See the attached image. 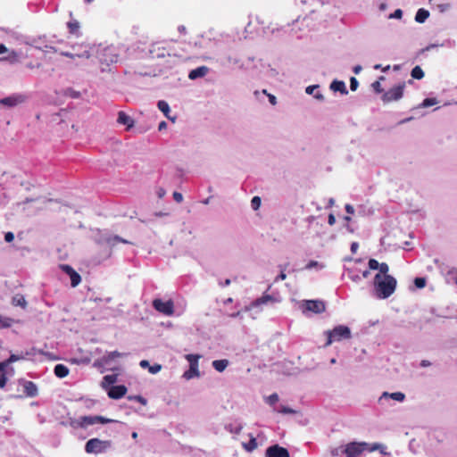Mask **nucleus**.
I'll return each instance as SVG.
<instances>
[{"mask_svg": "<svg viewBox=\"0 0 457 457\" xmlns=\"http://www.w3.org/2000/svg\"><path fill=\"white\" fill-rule=\"evenodd\" d=\"M397 281L392 276H375L373 280V295L378 299H386L396 288Z\"/></svg>", "mask_w": 457, "mask_h": 457, "instance_id": "nucleus-1", "label": "nucleus"}, {"mask_svg": "<svg viewBox=\"0 0 457 457\" xmlns=\"http://www.w3.org/2000/svg\"><path fill=\"white\" fill-rule=\"evenodd\" d=\"M112 445L111 440L91 438L85 445V451L90 454H100L107 452Z\"/></svg>", "mask_w": 457, "mask_h": 457, "instance_id": "nucleus-2", "label": "nucleus"}, {"mask_svg": "<svg viewBox=\"0 0 457 457\" xmlns=\"http://www.w3.org/2000/svg\"><path fill=\"white\" fill-rule=\"evenodd\" d=\"M328 337L326 345H330L333 342H338L343 339L351 338V330L347 326L339 325L335 327L332 330L326 331Z\"/></svg>", "mask_w": 457, "mask_h": 457, "instance_id": "nucleus-3", "label": "nucleus"}, {"mask_svg": "<svg viewBox=\"0 0 457 457\" xmlns=\"http://www.w3.org/2000/svg\"><path fill=\"white\" fill-rule=\"evenodd\" d=\"M201 358V355L199 354H187L186 359L189 362V369L187 370L183 377L189 380L195 378H200L201 373L198 369V361Z\"/></svg>", "mask_w": 457, "mask_h": 457, "instance_id": "nucleus-4", "label": "nucleus"}, {"mask_svg": "<svg viewBox=\"0 0 457 457\" xmlns=\"http://www.w3.org/2000/svg\"><path fill=\"white\" fill-rule=\"evenodd\" d=\"M299 307L303 314L308 312L318 314L325 311V303L320 300H304L300 302Z\"/></svg>", "mask_w": 457, "mask_h": 457, "instance_id": "nucleus-5", "label": "nucleus"}, {"mask_svg": "<svg viewBox=\"0 0 457 457\" xmlns=\"http://www.w3.org/2000/svg\"><path fill=\"white\" fill-rule=\"evenodd\" d=\"M368 446L369 444L365 442H352L344 446V453L346 457H358Z\"/></svg>", "mask_w": 457, "mask_h": 457, "instance_id": "nucleus-6", "label": "nucleus"}, {"mask_svg": "<svg viewBox=\"0 0 457 457\" xmlns=\"http://www.w3.org/2000/svg\"><path fill=\"white\" fill-rule=\"evenodd\" d=\"M0 62L13 65L20 62V55L16 51L7 48L4 44H0Z\"/></svg>", "mask_w": 457, "mask_h": 457, "instance_id": "nucleus-7", "label": "nucleus"}, {"mask_svg": "<svg viewBox=\"0 0 457 457\" xmlns=\"http://www.w3.org/2000/svg\"><path fill=\"white\" fill-rule=\"evenodd\" d=\"M98 58L101 62L110 64L118 62V53L115 47L107 46L98 51Z\"/></svg>", "mask_w": 457, "mask_h": 457, "instance_id": "nucleus-8", "label": "nucleus"}, {"mask_svg": "<svg viewBox=\"0 0 457 457\" xmlns=\"http://www.w3.org/2000/svg\"><path fill=\"white\" fill-rule=\"evenodd\" d=\"M404 86V83H402L386 91L382 96L383 102L389 103L392 101H397L401 99L403 94Z\"/></svg>", "mask_w": 457, "mask_h": 457, "instance_id": "nucleus-9", "label": "nucleus"}, {"mask_svg": "<svg viewBox=\"0 0 457 457\" xmlns=\"http://www.w3.org/2000/svg\"><path fill=\"white\" fill-rule=\"evenodd\" d=\"M26 101V96L21 94H15L10 96L0 99V105L7 108H12Z\"/></svg>", "mask_w": 457, "mask_h": 457, "instance_id": "nucleus-10", "label": "nucleus"}, {"mask_svg": "<svg viewBox=\"0 0 457 457\" xmlns=\"http://www.w3.org/2000/svg\"><path fill=\"white\" fill-rule=\"evenodd\" d=\"M81 420H82V423H83V428H86L95 425L96 423L106 424V423H111V422L115 421L113 420L107 419V418H104L103 416H98V415L81 416Z\"/></svg>", "mask_w": 457, "mask_h": 457, "instance_id": "nucleus-11", "label": "nucleus"}, {"mask_svg": "<svg viewBox=\"0 0 457 457\" xmlns=\"http://www.w3.org/2000/svg\"><path fill=\"white\" fill-rule=\"evenodd\" d=\"M126 355L125 353H120L118 351H113L106 353L104 356H103L101 359L95 361L96 367H102V366H107L109 365L114 359L122 357Z\"/></svg>", "mask_w": 457, "mask_h": 457, "instance_id": "nucleus-12", "label": "nucleus"}, {"mask_svg": "<svg viewBox=\"0 0 457 457\" xmlns=\"http://www.w3.org/2000/svg\"><path fill=\"white\" fill-rule=\"evenodd\" d=\"M266 457H289V453L286 448L275 445L266 450Z\"/></svg>", "mask_w": 457, "mask_h": 457, "instance_id": "nucleus-13", "label": "nucleus"}, {"mask_svg": "<svg viewBox=\"0 0 457 457\" xmlns=\"http://www.w3.org/2000/svg\"><path fill=\"white\" fill-rule=\"evenodd\" d=\"M60 268L62 269V271H64L67 275L70 276L71 284L73 287H77L80 283L81 278L79 274L72 269V267L67 264H62Z\"/></svg>", "mask_w": 457, "mask_h": 457, "instance_id": "nucleus-14", "label": "nucleus"}, {"mask_svg": "<svg viewBox=\"0 0 457 457\" xmlns=\"http://www.w3.org/2000/svg\"><path fill=\"white\" fill-rule=\"evenodd\" d=\"M153 304H154V307L160 312H162L166 315H170L171 314V302L170 301H168V302H162V300L160 299H155L154 302H153Z\"/></svg>", "mask_w": 457, "mask_h": 457, "instance_id": "nucleus-15", "label": "nucleus"}, {"mask_svg": "<svg viewBox=\"0 0 457 457\" xmlns=\"http://www.w3.org/2000/svg\"><path fill=\"white\" fill-rule=\"evenodd\" d=\"M280 300L278 298H276L270 295H264L261 298L255 300L250 306L245 307L246 311H250L253 307H257L261 304H266L270 302H279Z\"/></svg>", "mask_w": 457, "mask_h": 457, "instance_id": "nucleus-16", "label": "nucleus"}, {"mask_svg": "<svg viewBox=\"0 0 457 457\" xmlns=\"http://www.w3.org/2000/svg\"><path fill=\"white\" fill-rule=\"evenodd\" d=\"M127 393V387L125 386H112L109 391L108 395L112 399H120Z\"/></svg>", "mask_w": 457, "mask_h": 457, "instance_id": "nucleus-17", "label": "nucleus"}, {"mask_svg": "<svg viewBox=\"0 0 457 457\" xmlns=\"http://www.w3.org/2000/svg\"><path fill=\"white\" fill-rule=\"evenodd\" d=\"M208 72L209 68L207 66H200L196 69L192 70L188 74V78L191 80H195L196 79L205 77L208 74Z\"/></svg>", "mask_w": 457, "mask_h": 457, "instance_id": "nucleus-18", "label": "nucleus"}, {"mask_svg": "<svg viewBox=\"0 0 457 457\" xmlns=\"http://www.w3.org/2000/svg\"><path fill=\"white\" fill-rule=\"evenodd\" d=\"M320 88L319 85H312L308 86L305 88V93L307 95H313V97L318 100L319 102H323L325 100L324 95L320 92L318 89Z\"/></svg>", "mask_w": 457, "mask_h": 457, "instance_id": "nucleus-19", "label": "nucleus"}, {"mask_svg": "<svg viewBox=\"0 0 457 457\" xmlns=\"http://www.w3.org/2000/svg\"><path fill=\"white\" fill-rule=\"evenodd\" d=\"M384 398H390L394 401L402 403L405 399V395L402 392H395V393L384 392L381 395L379 401H381Z\"/></svg>", "mask_w": 457, "mask_h": 457, "instance_id": "nucleus-20", "label": "nucleus"}, {"mask_svg": "<svg viewBox=\"0 0 457 457\" xmlns=\"http://www.w3.org/2000/svg\"><path fill=\"white\" fill-rule=\"evenodd\" d=\"M117 121L120 124L125 125L128 129L132 128L134 125L133 119L123 112H119Z\"/></svg>", "mask_w": 457, "mask_h": 457, "instance_id": "nucleus-21", "label": "nucleus"}, {"mask_svg": "<svg viewBox=\"0 0 457 457\" xmlns=\"http://www.w3.org/2000/svg\"><path fill=\"white\" fill-rule=\"evenodd\" d=\"M151 53L154 57L162 58L170 55V50L165 47H162L159 44L154 45Z\"/></svg>", "mask_w": 457, "mask_h": 457, "instance_id": "nucleus-22", "label": "nucleus"}, {"mask_svg": "<svg viewBox=\"0 0 457 457\" xmlns=\"http://www.w3.org/2000/svg\"><path fill=\"white\" fill-rule=\"evenodd\" d=\"M139 365L143 369H148L151 374H156L162 370V366L160 364L150 365L149 361L146 360H142L139 362Z\"/></svg>", "mask_w": 457, "mask_h": 457, "instance_id": "nucleus-23", "label": "nucleus"}, {"mask_svg": "<svg viewBox=\"0 0 457 457\" xmlns=\"http://www.w3.org/2000/svg\"><path fill=\"white\" fill-rule=\"evenodd\" d=\"M330 89L335 92L338 91L344 95H346L348 93L345 82L340 80L332 81V83L330 84Z\"/></svg>", "mask_w": 457, "mask_h": 457, "instance_id": "nucleus-24", "label": "nucleus"}, {"mask_svg": "<svg viewBox=\"0 0 457 457\" xmlns=\"http://www.w3.org/2000/svg\"><path fill=\"white\" fill-rule=\"evenodd\" d=\"M24 386V392L29 396H36L37 395V386L31 382V381H25L23 384Z\"/></svg>", "mask_w": 457, "mask_h": 457, "instance_id": "nucleus-25", "label": "nucleus"}, {"mask_svg": "<svg viewBox=\"0 0 457 457\" xmlns=\"http://www.w3.org/2000/svg\"><path fill=\"white\" fill-rule=\"evenodd\" d=\"M60 54L62 56H65V57L71 58V59H73L75 57L88 59L91 56V54L88 50H85L81 53H77V54L62 51V52H60Z\"/></svg>", "mask_w": 457, "mask_h": 457, "instance_id": "nucleus-26", "label": "nucleus"}, {"mask_svg": "<svg viewBox=\"0 0 457 457\" xmlns=\"http://www.w3.org/2000/svg\"><path fill=\"white\" fill-rule=\"evenodd\" d=\"M228 364L229 361L226 359L215 360L212 363L214 370H216L218 372H223L227 369Z\"/></svg>", "mask_w": 457, "mask_h": 457, "instance_id": "nucleus-27", "label": "nucleus"}, {"mask_svg": "<svg viewBox=\"0 0 457 457\" xmlns=\"http://www.w3.org/2000/svg\"><path fill=\"white\" fill-rule=\"evenodd\" d=\"M429 17V12L423 8L418 10L415 15V21L418 23H423Z\"/></svg>", "mask_w": 457, "mask_h": 457, "instance_id": "nucleus-28", "label": "nucleus"}, {"mask_svg": "<svg viewBox=\"0 0 457 457\" xmlns=\"http://www.w3.org/2000/svg\"><path fill=\"white\" fill-rule=\"evenodd\" d=\"M54 374L58 378H65L69 374V369L63 364H57L54 367Z\"/></svg>", "mask_w": 457, "mask_h": 457, "instance_id": "nucleus-29", "label": "nucleus"}, {"mask_svg": "<svg viewBox=\"0 0 457 457\" xmlns=\"http://www.w3.org/2000/svg\"><path fill=\"white\" fill-rule=\"evenodd\" d=\"M17 322H19V320L0 315V328H8Z\"/></svg>", "mask_w": 457, "mask_h": 457, "instance_id": "nucleus-30", "label": "nucleus"}, {"mask_svg": "<svg viewBox=\"0 0 457 457\" xmlns=\"http://www.w3.org/2000/svg\"><path fill=\"white\" fill-rule=\"evenodd\" d=\"M158 109L163 112V114L169 119L171 120L170 116V105L166 101L161 100L157 104Z\"/></svg>", "mask_w": 457, "mask_h": 457, "instance_id": "nucleus-31", "label": "nucleus"}, {"mask_svg": "<svg viewBox=\"0 0 457 457\" xmlns=\"http://www.w3.org/2000/svg\"><path fill=\"white\" fill-rule=\"evenodd\" d=\"M28 355H29L28 352H26V353L21 352V353H12L10 355V357L7 359V362H9L11 364L12 362H15V361H18L21 360H24Z\"/></svg>", "mask_w": 457, "mask_h": 457, "instance_id": "nucleus-32", "label": "nucleus"}, {"mask_svg": "<svg viewBox=\"0 0 457 457\" xmlns=\"http://www.w3.org/2000/svg\"><path fill=\"white\" fill-rule=\"evenodd\" d=\"M366 450L369 452L379 451L382 454L387 453L386 452V446L378 443H374L370 445H369Z\"/></svg>", "mask_w": 457, "mask_h": 457, "instance_id": "nucleus-33", "label": "nucleus"}, {"mask_svg": "<svg viewBox=\"0 0 457 457\" xmlns=\"http://www.w3.org/2000/svg\"><path fill=\"white\" fill-rule=\"evenodd\" d=\"M116 380H117V376L116 375H106L103 378L102 386L103 387H107L110 385L114 384L116 382Z\"/></svg>", "mask_w": 457, "mask_h": 457, "instance_id": "nucleus-34", "label": "nucleus"}, {"mask_svg": "<svg viewBox=\"0 0 457 457\" xmlns=\"http://www.w3.org/2000/svg\"><path fill=\"white\" fill-rule=\"evenodd\" d=\"M388 271H389V267L386 263L385 262H382L379 264V269H378V272L375 275V276H390L388 274Z\"/></svg>", "mask_w": 457, "mask_h": 457, "instance_id": "nucleus-35", "label": "nucleus"}, {"mask_svg": "<svg viewBox=\"0 0 457 457\" xmlns=\"http://www.w3.org/2000/svg\"><path fill=\"white\" fill-rule=\"evenodd\" d=\"M411 77L416 79H420L424 77V72L420 66H415L411 71Z\"/></svg>", "mask_w": 457, "mask_h": 457, "instance_id": "nucleus-36", "label": "nucleus"}, {"mask_svg": "<svg viewBox=\"0 0 457 457\" xmlns=\"http://www.w3.org/2000/svg\"><path fill=\"white\" fill-rule=\"evenodd\" d=\"M12 303L16 306H21L23 308L26 307L27 302L25 298L21 295H16L12 298Z\"/></svg>", "mask_w": 457, "mask_h": 457, "instance_id": "nucleus-37", "label": "nucleus"}, {"mask_svg": "<svg viewBox=\"0 0 457 457\" xmlns=\"http://www.w3.org/2000/svg\"><path fill=\"white\" fill-rule=\"evenodd\" d=\"M265 402L270 404V406L275 405L279 400L278 395L274 393L267 397L264 398Z\"/></svg>", "mask_w": 457, "mask_h": 457, "instance_id": "nucleus-38", "label": "nucleus"}, {"mask_svg": "<svg viewBox=\"0 0 457 457\" xmlns=\"http://www.w3.org/2000/svg\"><path fill=\"white\" fill-rule=\"evenodd\" d=\"M243 446L246 451L252 452L257 447L256 439L252 436L250 442L248 444H243Z\"/></svg>", "mask_w": 457, "mask_h": 457, "instance_id": "nucleus-39", "label": "nucleus"}, {"mask_svg": "<svg viewBox=\"0 0 457 457\" xmlns=\"http://www.w3.org/2000/svg\"><path fill=\"white\" fill-rule=\"evenodd\" d=\"M438 103L436 98H426L422 104H420V107L427 108L432 105H435Z\"/></svg>", "mask_w": 457, "mask_h": 457, "instance_id": "nucleus-40", "label": "nucleus"}, {"mask_svg": "<svg viewBox=\"0 0 457 457\" xmlns=\"http://www.w3.org/2000/svg\"><path fill=\"white\" fill-rule=\"evenodd\" d=\"M384 79L385 77L381 76L379 77L378 80L372 83L371 87L377 93H381L383 91L380 81Z\"/></svg>", "mask_w": 457, "mask_h": 457, "instance_id": "nucleus-41", "label": "nucleus"}, {"mask_svg": "<svg viewBox=\"0 0 457 457\" xmlns=\"http://www.w3.org/2000/svg\"><path fill=\"white\" fill-rule=\"evenodd\" d=\"M168 216H169V212H154L153 214L152 218H149L147 220H145L144 222H154L156 218L168 217Z\"/></svg>", "mask_w": 457, "mask_h": 457, "instance_id": "nucleus-42", "label": "nucleus"}, {"mask_svg": "<svg viewBox=\"0 0 457 457\" xmlns=\"http://www.w3.org/2000/svg\"><path fill=\"white\" fill-rule=\"evenodd\" d=\"M261 203L262 201L259 196H253L251 200V206L254 211H256L260 208Z\"/></svg>", "mask_w": 457, "mask_h": 457, "instance_id": "nucleus-43", "label": "nucleus"}, {"mask_svg": "<svg viewBox=\"0 0 457 457\" xmlns=\"http://www.w3.org/2000/svg\"><path fill=\"white\" fill-rule=\"evenodd\" d=\"M70 425H71L73 428H83V423H82L81 417H79V418H78V419L71 420L70 421Z\"/></svg>", "mask_w": 457, "mask_h": 457, "instance_id": "nucleus-44", "label": "nucleus"}, {"mask_svg": "<svg viewBox=\"0 0 457 457\" xmlns=\"http://www.w3.org/2000/svg\"><path fill=\"white\" fill-rule=\"evenodd\" d=\"M325 266L321 263H319L318 262L316 261H311L307 265H306V269L307 270H311L312 268H319V269H323Z\"/></svg>", "mask_w": 457, "mask_h": 457, "instance_id": "nucleus-45", "label": "nucleus"}, {"mask_svg": "<svg viewBox=\"0 0 457 457\" xmlns=\"http://www.w3.org/2000/svg\"><path fill=\"white\" fill-rule=\"evenodd\" d=\"M276 411V409H274ZM277 411L283 413V414H295L296 411L289 407L282 406L279 410H277Z\"/></svg>", "mask_w": 457, "mask_h": 457, "instance_id": "nucleus-46", "label": "nucleus"}, {"mask_svg": "<svg viewBox=\"0 0 457 457\" xmlns=\"http://www.w3.org/2000/svg\"><path fill=\"white\" fill-rule=\"evenodd\" d=\"M414 284L418 288H423L426 286V279L424 278H416Z\"/></svg>", "mask_w": 457, "mask_h": 457, "instance_id": "nucleus-47", "label": "nucleus"}, {"mask_svg": "<svg viewBox=\"0 0 457 457\" xmlns=\"http://www.w3.org/2000/svg\"><path fill=\"white\" fill-rule=\"evenodd\" d=\"M116 242H122L125 244L129 243L127 240L122 239L118 236H115V237L108 239V243L111 244L112 245H114Z\"/></svg>", "mask_w": 457, "mask_h": 457, "instance_id": "nucleus-48", "label": "nucleus"}, {"mask_svg": "<svg viewBox=\"0 0 457 457\" xmlns=\"http://www.w3.org/2000/svg\"><path fill=\"white\" fill-rule=\"evenodd\" d=\"M379 262L375 259H370L369 261V268L370 270H378L379 269Z\"/></svg>", "mask_w": 457, "mask_h": 457, "instance_id": "nucleus-49", "label": "nucleus"}, {"mask_svg": "<svg viewBox=\"0 0 457 457\" xmlns=\"http://www.w3.org/2000/svg\"><path fill=\"white\" fill-rule=\"evenodd\" d=\"M403 17V11L401 9L395 10L393 13H391L388 18L389 19H401Z\"/></svg>", "mask_w": 457, "mask_h": 457, "instance_id": "nucleus-50", "label": "nucleus"}, {"mask_svg": "<svg viewBox=\"0 0 457 457\" xmlns=\"http://www.w3.org/2000/svg\"><path fill=\"white\" fill-rule=\"evenodd\" d=\"M358 86H359L358 80L354 77H352L350 79L351 90L355 91L357 89Z\"/></svg>", "mask_w": 457, "mask_h": 457, "instance_id": "nucleus-51", "label": "nucleus"}, {"mask_svg": "<svg viewBox=\"0 0 457 457\" xmlns=\"http://www.w3.org/2000/svg\"><path fill=\"white\" fill-rule=\"evenodd\" d=\"M129 399L137 401L140 403H142L143 405L146 404V400L144 397H142L141 395L129 396Z\"/></svg>", "mask_w": 457, "mask_h": 457, "instance_id": "nucleus-52", "label": "nucleus"}, {"mask_svg": "<svg viewBox=\"0 0 457 457\" xmlns=\"http://www.w3.org/2000/svg\"><path fill=\"white\" fill-rule=\"evenodd\" d=\"M9 362H7V360L0 362V374H5V370L9 366Z\"/></svg>", "mask_w": 457, "mask_h": 457, "instance_id": "nucleus-53", "label": "nucleus"}, {"mask_svg": "<svg viewBox=\"0 0 457 457\" xmlns=\"http://www.w3.org/2000/svg\"><path fill=\"white\" fill-rule=\"evenodd\" d=\"M173 200L178 203H181L183 201V195L180 193L173 192Z\"/></svg>", "mask_w": 457, "mask_h": 457, "instance_id": "nucleus-54", "label": "nucleus"}, {"mask_svg": "<svg viewBox=\"0 0 457 457\" xmlns=\"http://www.w3.org/2000/svg\"><path fill=\"white\" fill-rule=\"evenodd\" d=\"M340 453H344V447H337V448H335L331 451V454L333 456H337L339 455Z\"/></svg>", "mask_w": 457, "mask_h": 457, "instance_id": "nucleus-55", "label": "nucleus"}, {"mask_svg": "<svg viewBox=\"0 0 457 457\" xmlns=\"http://www.w3.org/2000/svg\"><path fill=\"white\" fill-rule=\"evenodd\" d=\"M7 378L5 374H0V387L4 388L6 385Z\"/></svg>", "mask_w": 457, "mask_h": 457, "instance_id": "nucleus-56", "label": "nucleus"}, {"mask_svg": "<svg viewBox=\"0 0 457 457\" xmlns=\"http://www.w3.org/2000/svg\"><path fill=\"white\" fill-rule=\"evenodd\" d=\"M14 239V235L12 232H7L4 235V240L8 243L12 242Z\"/></svg>", "mask_w": 457, "mask_h": 457, "instance_id": "nucleus-57", "label": "nucleus"}, {"mask_svg": "<svg viewBox=\"0 0 457 457\" xmlns=\"http://www.w3.org/2000/svg\"><path fill=\"white\" fill-rule=\"evenodd\" d=\"M68 26L71 33H74L79 29V24L77 22H70Z\"/></svg>", "mask_w": 457, "mask_h": 457, "instance_id": "nucleus-58", "label": "nucleus"}, {"mask_svg": "<svg viewBox=\"0 0 457 457\" xmlns=\"http://www.w3.org/2000/svg\"><path fill=\"white\" fill-rule=\"evenodd\" d=\"M227 60H228V63H233V64H238L239 63V59L237 58V57H232V56L228 55L227 57Z\"/></svg>", "mask_w": 457, "mask_h": 457, "instance_id": "nucleus-59", "label": "nucleus"}, {"mask_svg": "<svg viewBox=\"0 0 457 457\" xmlns=\"http://www.w3.org/2000/svg\"><path fill=\"white\" fill-rule=\"evenodd\" d=\"M156 195L159 198H162L166 195V191L163 188L159 187L156 189Z\"/></svg>", "mask_w": 457, "mask_h": 457, "instance_id": "nucleus-60", "label": "nucleus"}, {"mask_svg": "<svg viewBox=\"0 0 457 457\" xmlns=\"http://www.w3.org/2000/svg\"><path fill=\"white\" fill-rule=\"evenodd\" d=\"M448 275L454 280V282L457 284V270H450Z\"/></svg>", "mask_w": 457, "mask_h": 457, "instance_id": "nucleus-61", "label": "nucleus"}, {"mask_svg": "<svg viewBox=\"0 0 457 457\" xmlns=\"http://www.w3.org/2000/svg\"><path fill=\"white\" fill-rule=\"evenodd\" d=\"M345 209L346 212L349 214H353L354 212L353 206L349 204H345Z\"/></svg>", "mask_w": 457, "mask_h": 457, "instance_id": "nucleus-62", "label": "nucleus"}, {"mask_svg": "<svg viewBox=\"0 0 457 457\" xmlns=\"http://www.w3.org/2000/svg\"><path fill=\"white\" fill-rule=\"evenodd\" d=\"M328 222L330 226H333L336 223V218L333 214L328 215Z\"/></svg>", "mask_w": 457, "mask_h": 457, "instance_id": "nucleus-63", "label": "nucleus"}, {"mask_svg": "<svg viewBox=\"0 0 457 457\" xmlns=\"http://www.w3.org/2000/svg\"><path fill=\"white\" fill-rule=\"evenodd\" d=\"M167 127H168L167 122H166V121H162V122H160V123H159L158 130H159V131H162V130H163V129H167Z\"/></svg>", "mask_w": 457, "mask_h": 457, "instance_id": "nucleus-64", "label": "nucleus"}]
</instances>
